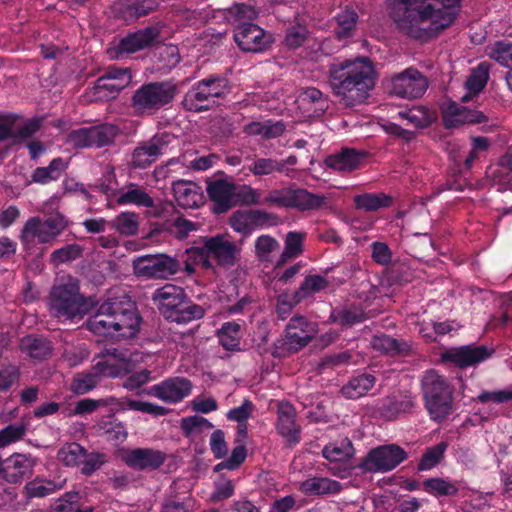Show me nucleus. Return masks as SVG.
I'll list each match as a JSON object with an SVG mask.
<instances>
[{
    "instance_id": "nucleus-1",
    "label": "nucleus",
    "mask_w": 512,
    "mask_h": 512,
    "mask_svg": "<svg viewBox=\"0 0 512 512\" xmlns=\"http://www.w3.org/2000/svg\"><path fill=\"white\" fill-rule=\"evenodd\" d=\"M461 0H386L388 13L396 27L407 36L427 40L449 27L455 20L453 8Z\"/></svg>"
},
{
    "instance_id": "nucleus-2",
    "label": "nucleus",
    "mask_w": 512,
    "mask_h": 512,
    "mask_svg": "<svg viewBox=\"0 0 512 512\" xmlns=\"http://www.w3.org/2000/svg\"><path fill=\"white\" fill-rule=\"evenodd\" d=\"M375 78V69L367 57L332 63L328 70V83L346 107L363 103L375 86Z\"/></svg>"
},
{
    "instance_id": "nucleus-3",
    "label": "nucleus",
    "mask_w": 512,
    "mask_h": 512,
    "mask_svg": "<svg viewBox=\"0 0 512 512\" xmlns=\"http://www.w3.org/2000/svg\"><path fill=\"white\" fill-rule=\"evenodd\" d=\"M424 405L435 421L445 419L452 411L453 387L436 370H426L420 379Z\"/></svg>"
},
{
    "instance_id": "nucleus-4",
    "label": "nucleus",
    "mask_w": 512,
    "mask_h": 512,
    "mask_svg": "<svg viewBox=\"0 0 512 512\" xmlns=\"http://www.w3.org/2000/svg\"><path fill=\"white\" fill-rule=\"evenodd\" d=\"M200 243L201 246L187 250L189 258L193 259L196 264H201L205 269L214 267L211 259H214L217 265L226 268L236 264L239 248L234 242L229 241L225 235L202 237Z\"/></svg>"
},
{
    "instance_id": "nucleus-5",
    "label": "nucleus",
    "mask_w": 512,
    "mask_h": 512,
    "mask_svg": "<svg viewBox=\"0 0 512 512\" xmlns=\"http://www.w3.org/2000/svg\"><path fill=\"white\" fill-rule=\"evenodd\" d=\"M178 92L171 81L150 82L138 88L132 98L131 107L137 115H153L170 104Z\"/></svg>"
},
{
    "instance_id": "nucleus-6",
    "label": "nucleus",
    "mask_w": 512,
    "mask_h": 512,
    "mask_svg": "<svg viewBox=\"0 0 512 512\" xmlns=\"http://www.w3.org/2000/svg\"><path fill=\"white\" fill-rule=\"evenodd\" d=\"M51 313L65 320L83 318L89 313L91 304L80 294L77 284H63L54 286L49 296Z\"/></svg>"
},
{
    "instance_id": "nucleus-7",
    "label": "nucleus",
    "mask_w": 512,
    "mask_h": 512,
    "mask_svg": "<svg viewBox=\"0 0 512 512\" xmlns=\"http://www.w3.org/2000/svg\"><path fill=\"white\" fill-rule=\"evenodd\" d=\"M229 92L228 81L223 77L210 76L196 82L184 95L182 107L193 113L208 111L213 98H222Z\"/></svg>"
},
{
    "instance_id": "nucleus-8",
    "label": "nucleus",
    "mask_w": 512,
    "mask_h": 512,
    "mask_svg": "<svg viewBox=\"0 0 512 512\" xmlns=\"http://www.w3.org/2000/svg\"><path fill=\"white\" fill-rule=\"evenodd\" d=\"M326 203V197L313 194L306 189L285 187L269 191L262 199V204L285 208H296L302 211L319 209Z\"/></svg>"
},
{
    "instance_id": "nucleus-9",
    "label": "nucleus",
    "mask_w": 512,
    "mask_h": 512,
    "mask_svg": "<svg viewBox=\"0 0 512 512\" xmlns=\"http://www.w3.org/2000/svg\"><path fill=\"white\" fill-rule=\"evenodd\" d=\"M67 225L66 218L59 213L46 218L31 217L25 222L20 238L25 245L32 244L35 238L39 243H50L66 229Z\"/></svg>"
},
{
    "instance_id": "nucleus-10",
    "label": "nucleus",
    "mask_w": 512,
    "mask_h": 512,
    "mask_svg": "<svg viewBox=\"0 0 512 512\" xmlns=\"http://www.w3.org/2000/svg\"><path fill=\"white\" fill-rule=\"evenodd\" d=\"M407 458V453L396 444L382 445L371 449L358 467L367 473L388 472Z\"/></svg>"
},
{
    "instance_id": "nucleus-11",
    "label": "nucleus",
    "mask_w": 512,
    "mask_h": 512,
    "mask_svg": "<svg viewBox=\"0 0 512 512\" xmlns=\"http://www.w3.org/2000/svg\"><path fill=\"white\" fill-rule=\"evenodd\" d=\"M428 79L419 70L410 67L391 77L388 92L401 98L417 99L428 88Z\"/></svg>"
},
{
    "instance_id": "nucleus-12",
    "label": "nucleus",
    "mask_w": 512,
    "mask_h": 512,
    "mask_svg": "<svg viewBox=\"0 0 512 512\" xmlns=\"http://www.w3.org/2000/svg\"><path fill=\"white\" fill-rule=\"evenodd\" d=\"M317 334V325L306 317L293 316L285 329V338L280 346L283 352L296 353L306 347Z\"/></svg>"
},
{
    "instance_id": "nucleus-13",
    "label": "nucleus",
    "mask_w": 512,
    "mask_h": 512,
    "mask_svg": "<svg viewBox=\"0 0 512 512\" xmlns=\"http://www.w3.org/2000/svg\"><path fill=\"white\" fill-rule=\"evenodd\" d=\"M135 274L147 278L167 279L179 271L175 258L165 254L145 255L133 262Z\"/></svg>"
},
{
    "instance_id": "nucleus-14",
    "label": "nucleus",
    "mask_w": 512,
    "mask_h": 512,
    "mask_svg": "<svg viewBox=\"0 0 512 512\" xmlns=\"http://www.w3.org/2000/svg\"><path fill=\"white\" fill-rule=\"evenodd\" d=\"M234 40L237 46L247 53H260L273 43L272 34L253 23H242L234 28Z\"/></svg>"
},
{
    "instance_id": "nucleus-15",
    "label": "nucleus",
    "mask_w": 512,
    "mask_h": 512,
    "mask_svg": "<svg viewBox=\"0 0 512 512\" xmlns=\"http://www.w3.org/2000/svg\"><path fill=\"white\" fill-rule=\"evenodd\" d=\"M173 138V135L163 132L157 133L149 140L139 143L132 153V166L142 169L150 166L158 157L166 152Z\"/></svg>"
},
{
    "instance_id": "nucleus-16",
    "label": "nucleus",
    "mask_w": 512,
    "mask_h": 512,
    "mask_svg": "<svg viewBox=\"0 0 512 512\" xmlns=\"http://www.w3.org/2000/svg\"><path fill=\"white\" fill-rule=\"evenodd\" d=\"M494 352V348L485 345H464L443 352L441 354V360L464 369L487 360Z\"/></svg>"
},
{
    "instance_id": "nucleus-17",
    "label": "nucleus",
    "mask_w": 512,
    "mask_h": 512,
    "mask_svg": "<svg viewBox=\"0 0 512 512\" xmlns=\"http://www.w3.org/2000/svg\"><path fill=\"white\" fill-rule=\"evenodd\" d=\"M160 29L156 26L146 27L129 33L120 39L117 46L109 49L111 57L119 58L124 54H132L151 47L159 38Z\"/></svg>"
},
{
    "instance_id": "nucleus-18",
    "label": "nucleus",
    "mask_w": 512,
    "mask_h": 512,
    "mask_svg": "<svg viewBox=\"0 0 512 512\" xmlns=\"http://www.w3.org/2000/svg\"><path fill=\"white\" fill-rule=\"evenodd\" d=\"M115 336L122 338L134 337L140 327L141 317L134 302L114 299Z\"/></svg>"
},
{
    "instance_id": "nucleus-19",
    "label": "nucleus",
    "mask_w": 512,
    "mask_h": 512,
    "mask_svg": "<svg viewBox=\"0 0 512 512\" xmlns=\"http://www.w3.org/2000/svg\"><path fill=\"white\" fill-rule=\"evenodd\" d=\"M34 466L31 456L14 453L5 460L0 458V477L10 484H21L33 476Z\"/></svg>"
},
{
    "instance_id": "nucleus-20",
    "label": "nucleus",
    "mask_w": 512,
    "mask_h": 512,
    "mask_svg": "<svg viewBox=\"0 0 512 512\" xmlns=\"http://www.w3.org/2000/svg\"><path fill=\"white\" fill-rule=\"evenodd\" d=\"M191 387V382L188 379L174 377L151 386L143 393L157 397L166 403H177L190 393Z\"/></svg>"
},
{
    "instance_id": "nucleus-21",
    "label": "nucleus",
    "mask_w": 512,
    "mask_h": 512,
    "mask_svg": "<svg viewBox=\"0 0 512 512\" xmlns=\"http://www.w3.org/2000/svg\"><path fill=\"white\" fill-rule=\"evenodd\" d=\"M167 459L165 452L152 448H135L125 453L124 462L133 469L154 471L160 468Z\"/></svg>"
},
{
    "instance_id": "nucleus-22",
    "label": "nucleus",
    "mask_w": 512,
    "mask_h": 512,
    "mask_svg": "<svg viewBox=\"0 0 512 512\" xmlns=\"http://www.w3.org/2000/svg\"><path fill=\"white\" fill-rule=\"evenodd\" d=\"M442 118L446 128L484 123L488 120L487 116L481 111L468 109L456 102H449L442 107Z\"/></svg>"
},
{
    "instance_id": "nucleus-23",
    "label": "nucleus",
    "mask_w": 512,
    "mask_h": 512,
    "mask_svg": "<svg viewBox=\"0 0 512 512\" xmlns=\"http://www.w3.org/2000/svg\"><path fill=\"white\" fill-rule=\"evenodd\" d=\"M235 190V184L224 179L207 182L206 191L215 213H225L235 205Z\"/></svg>"
},
{
    "instance_id": "nucleus-24",
    "label": "nucleus",
    "mask_w": 512,
    "mask_h": 512,
    "mask_svg": "<svg viewBox=\"0 0 512 512\" xmlns=\"http://www.w3.org/2000/svg\"><path fill=\"white\" fill-rule=\"evenodd\" d=\"M187 299L188 297L184 289L173 284L164 285L157 289L152 296V300L157 304L160 313L166 319H168L176 309L183 306Z\"/></svg>"
},
{
    "instance_id": "nucleus-25",
    "label": "nucleus",
    "mask_w": 512,
    "mask_h": 512,
    "mask_svg": "<svg viewBox=\"0 0 512 512\" xmlns=\"http://www.w3.org/2000/svg\"><path fill=\"white\" fill-rule=\"evenodd\" d=\"M277 415V430L286 439L288 447L299 443L301 427L296 423L295 408L289 402H280Z\"/></svg>"
},
{
    "instance_id": "nucleus-26",
    "label": "nucleus",
    "mask_w": 512,
    "mask_h": 512,
    "mask_svg": "<svg viewBox=\"0 0 512 512\" xmlns=\"http://www.w3.org/2000/svg\"><path fill=\"white\" fill-rule=\"evenodd\" d=\"M367 153L355 148L343 147L325 159L327 167L339 172H352L358 169Z\"/></svg>"
},
{
    "instance_id": "nucleus-27",
    "label": "nucleus",
    "mask_w": 512,
    "mask_h": 512,
    "mask_svg": "<svg viewBox=\"0 0 512 512\" xmlns=\"http://www.w3.org/2000/svg\"><path fill=\"white\" fill-rule=\"evenodd\" d=\"M114 299L102 303L87 321V328L95 334L115 336Z\"/></svg>"
},
{
    "instance_id": "nucleus-28",
    "label": "nucleus",
    "mask_w": 512,
    "mask_h": 512,
    "mask_svg": "<svg viewBox=\"0 0 512 512\" xmlns=\"http://www.w3.org/2000/svg\"><path fill=\"white\" fill-rule=\"evenodd\" d=\"M173 193L177 204L184 209L197 208L203 203V192L192 181L178 180L174 182Z\"/></svg>"
},
{
    "instance_id": "nucleus-29",
    "label": "nucleus",
    "mask_w": 512,
    "mask_h": 512,
    "mask_svg": "<svg viewBox=\"0 0 512 512\" xmlns=\"http://www.w3.org/2000/svg\"><path fill=\"white\" fill-rule=\"evenodd\" d=\"M373 349L389 356H408L412 346L405 340L393 338L386 334L376 335L371 340Z\"/></svg>"
},
{
    "instance_id": "nucleus-30",
    "label": "nucleus",
    "mask_w": 512,
    "mask_h": 512,
    "mask_svg": "<svg viewBox=\"0 0 512 512\" xmlns=\"http://www.w3.org/2000/svg\"><path fill=\"white\" fill-rule=\"evenodd\" d=\"M105 367L104 362H98L91 371L76 374L71 382L70 390L76 395L88 393L99 383Z\"/></svg>"
},
{
    "instance_id": "nucleus-31",
    "label": "nucleus",
    "mask_w": 512,
    "mask_h": 512,
    "mask_svg": "<svg viewBox=\"0 0 512 512\" xmlns=\"http://www.w3.org/2000/svg\"><path fill=\"white\" fill-rule=\"evenodd\" d=\"M414 406V398L409 392H405L388 397L380 410L384 417L394 419L401 413L410 412Z\"/></svg>"
},
{
    "instance_id": "nucleus-32",
    "label": "nucleus",
    "mask_w": 512,
    "mask_h": 512,
    "mask_svg": "<svg viewBox=\"0 0 512 512\" xmlns=\"http://www.w3.org/2000/svg\"><path fill=\"white\" fill-rule=\"evenodd\" d=\"M65 483V479L60 481H53L36 478L26 483V485L23 488V493L27 499H32L36 497L42 498L49 496L58 490H61L64 487Z\"/></svg>"
},
{
    "instance_id": "nucleus-33",
    "label": "nucleus",
    "mask_w": 512,
    "mask_h": 512,
    "mask_svg": "<svg viewBox=\"0 0 512 512\" xmlns=\"http://www.w3.org/2000/svg\"><path fill=\"white\" fill-rule=\"evenodd\" d=\"M117 203L135 204L146 208L156 207L153 198L146 193L145 189L134 183H130L121 190L117 198Z\"/></svg>"
},
{
    "instance_id": "nucleus-34",
    "label": "nucleus",
    "mask_w": 512,
    "mask_h": 512,
    "mask_svg": "<svg viewBox=\"0 0 512 512\" xmlns=\"http://www.w3.org/2000/svg\"><path fill=\"white\" fill-rule=\"evenodd\" d=\"M489 66L486 63H480L473 69L465 81V88L468 93L462 97L463 102H468L472 96L481 92L487 84L489 78Z\"/></svg>"
},
{
    "instance_id": "nucleus-35",
    "label": "nucleus",
    "mask_w": 512,
    "mask_h": 512,
    "mask_svg": "<svg viewBox=\"0 0 512 512\" xmlns=\"http://www.w3.org/2000/svg\"><path fill=\"white\" fill-rule=\"evenodd\" d=\"M301 490L308 495L335 494L341 490V484L325 477H312L301 483Z\"/></svg>"
},
{
    "instance_id": "nucleus-36",
    "label": "nucleus",
    "mask_w": 512,
    "mask_h": 512,
    "mask_svg": "<svg viewBox=\"0 0 512 512\" xmlns=\"http://www.w3.org/2000/svg\"><path fill=\"white\" fill-rule=\"evenodd\" d=\"M20 349L35 359H44L51 354L52 347L49 340L42 337L27 335L21 339Z\"/></svg>"
},
{
    "instance_id": "nucleus-37",
    "label": "nucleus",
    "mask_w": 512,
    "mask_h": 512,
    "mask_svg": "<svg viewBox=\"0 0 512 512\" xmlns=\"http://www.w3.org/2000/svg\"><path fill=\"white\" fill-rule=\"evenodd\" d=\"M392 201V197L385 193H364L354 197L355 208L366 212H374L380 208L389 207Z\"/></svg>"
},
{
    "instance_id": "nucleus-38",
    "label": "nucleus",
    "mask_w": 512,
    "mask_h": 512,
    "mask_svg": "<svg viewBox=\"0 0 512 512\" xmlns=\"http://www.w3.org/2000/svg\"><path fill=\"white\" fill-rule=\"evenodd\" d=\"M375 384V377L371 374H362L352 378L341 389V393L347 399H358L364 396Z\"/></svg>"
},
{
    "instance_id": "nucleus-39",
    "label": "nucleus",
    "mask_w": 512,
    "mask_h": 512,
    "mask_svg": "<svg viewBox=\"0 0 512 512\" xmlns=\"http://www.w3.org/2000/svg\"><path fill=\"white\" fill-rule=\"evenodd\" d=\"M363 310L355 305L343 306L334 309L330 314V321L343 326H352L365 320Z\"/></svg>"
},
{
    "instance_id": "nucleus-40",
    "label": "nucleus",
    "mask_w": 512,
    "mask_h": 512,
    "mask_svg": "<svg viewBox=\"0 0 512 512\" xmlns=\"http://www.w3.org/2000/svg\"><path fill=\"white\" fill-rule=\"evenodd\" d=\"M66 168L67 163L62 158H55L47 167L36 168L31 176V180L35 183L46 184L58 179Z\"/></svg>"
},
{
    "instance_id": "nucleus-41",
    "label": "nucleus",
    "mask_w": 512,
    "mask_h": 512,
    "mask_svg": "<svg viewBox=\"0 0 512 512\" xmlns=\"http://www.w3.org/2000/svg\"><path fill=\"white\" fill-rule=\"evenodd\" d=\"M330 281L319 274L307 275L295 291L297 299L304 300L320 291L327 289Z\"/></svg>"
},
{
    "instance_id": "nucleus-42",
    "label": "nucleus",
    "mask_w": 512,
    "mask_h": 512,
    "mask_svg": "<svg viewBox=\"0 0 512 512\" xmlns=\"http://www.w3.org/2000/svg\"><path fill=\"white\" fill-rule=\"evenodd\" d=\"M358 14L350 8H345L336 17L337 26L334 29L335 36L341 40L353 36L357 26Z\"/></svg>"
},
{
    "instance_id": "nucleus-43",
    "label": "nucleus",
    "mask_w": 512,
    "mask_h": 512,
    "mask_svg": "<svg viewBox=\"0 0 512 512\" xmlns=\"http://www.w3.org/2000/svg\"><path fill=\"white\" fill-rule=\"evenodd\" d=\"M86 449L76 442L65 443L57 453V459L68 467H78L83 461Z\"/></svg>"
},
{
    "instance_id": "nucleus-44",
    "label": "nucleus",
    "mask_w": 512,
    "mask_h": 512,
    "mask_svg": "<svg viewBox=\"0 0 512 512\" xmlns=\"http://www.w3.org/2000/svg\"><path fill=\"white\" fill-rule=\"evenodd\" d=\"M304 234L289 232L286 236L285 247L276 262V268L283 266L289 259L295 258L303 252Z\"/></svg>"
},
{
    "instance_id": "nucleus-45",
    "label": "nucleus",
    "mask_w": 512,
    "mask_h": 512,
    "mask_svg": "<svg viewBox=\"0 0 512 512\" xmlns=\"http://www.w3.org/2000/svg\"><path fill=\"white\" fill-rule=\"evenodd\" d=\"M89 128L91 147H103L113 143L118 128L112 124H101Z\"/></svg>"
},
{
    "instance_id": "nucleus-46",
    "label": "nucleus",
    "mask_w": 512,
    "mask_h": 512,
    "mask_svg": "<svg viewBox=\"0 0 512 512\" xmlns=\"http://www.w3.org/2000/svg\"><path fill=\"white\" fill-rule=\"evenodd\" d=\"M241 326L236 322L224 323L218 331L221 345L230 351L240 350Z\"/></svg>"
},
{
    "instance_id": "nucleus-47",
    "label": "nucleus",
    "mask_w": 512,
    "mask_h": 512,
    "mask_svg": "<svg viewBox=\"0 0 512 512\" xmlns=\"http://www.w3.org/2000/svg\"><path fill=\"white\" fill-rule=\"evenodd\" d=\"M205 315V309L198 304L189 303L188 299L183 306L176 309L167 319L178 324H185L193 320H199Z\"/></svg>"
},
{
    "instance_id": "nucleus-48",
    "label": "nucleus",
    "mask_w": 512,
    "mask_h": 512,
    "mask_svg": "<svg viewBox=\"0 0 512 512\" xmlns=\"http://www.w3.org/2000/svg\"><path fill=\"white\" fill-rule=\"evenodd\" d=\"M398 115L406 119L415 128H425L433 121V114L423 106H415L400 111Z\"/></svg>"
},
{
    "instance_id": "nucleus-49",
    "label": "nucleus",
    "mask_w": 512,
    "mask_h": 512,
    "mask_svg": "<svg viewBox=\"0 0 512 512\" xmlns=\"http://www.w3.org/2000/svg\"><path fill=\"white\" fill-rule=\"evenodd\" d=\"M323 456L331 461H348L354 455V447L348 439L343 440L339 445L331 444L323 448Z\"/></svg>"
},
{
    "instance_id": "nucleus-50",
    "label": "nucleus",
    "mask_w": 512,
    "mask_h": 512,
    "mask_svg": "<svg viewBox=\"0 0 512 512\" xmlns=\"http://www.w3.org/2000/svg\"><path fill=\"white\" fill-rule=\"evenodd\" d=\"M447 446L446 442H440L435 446L427 448L418 463L417 469L419 471H426L438 465L444 457Z\"/></svg>"
},
{
    "instance_id": "nucleus-51",
    "label": "nucleus",
    "mask_w": 512,
    "mask_h": 512,
    "mask_svg": "<svg viewBox=\"0 0 512 512\" xmlns=\"http://www.w3.org/2000/svg\"><path fill=\"white\" fill-rule=\"evenodd\" d=\"M158 8L157 0H130L124 8L126 19L140 18Z\"/></svg>"
},
{
    "instance_id": "nucleus-52",
    "label": "nucleus",
    "mask_w": 512,
    "mask_h": 512,
    "mask_svg": "<svg viewBox=\"0 0 512 512\" xmlns=\"http://www.w3.org/2000/svg\"><path fill=\"white\" fill-rule=\"evenodd\" d=\"M113 227L121 235H135L139 228L138 215L133 212H123L113 220Z\"/></svg>"
},
{
    "instance_id": "nucleus-53",
    "label": "nucleus",
    "mask_w": 512,
    "mask_h": 512,
    "mask_svg": "<svg viewBox=\"0 0 512 512\" xmlns=\"http://www.w3.org/2000/svg\"><path fill=\"white\" fill-rule=\"evenodd\" d=\"M424 491L436 497L453 496L457 494V487L443 478H430L422 483Z\"/></svg>"
},
{
    "instance_id": "nucleus-54",
    "label": "nucleus",
    "mask_w": 512,
    "mask_h": 512,
    "mask_svg": "<svg viewBox=\"0 0 512 512\" xmlns=\"http://www.w3.org/2000/svg\"><path fill=\"white\" fill-rule=\"evenodd\" d=\"M249 171L257 177L271 175L273 173H282V163L273 158L256 157L248 167Z\"/></svg>"
},
{
    "instance_id": "nucleus-55",
    "label": "nucleus",
    "mask_w": 512,
    "mask_h": 512,
    "mask_svg": "<svg viewBox=\"0 0 512 512\" xmlns=\"http://www.w3.org/2000/svg\"><path fill=\"white\" fill-rule=\"evenodd\" d=\"M229 20L237 25L251 23L258 17V12L253 6L246 4H235L228 9Z\"/></svg>"
},
{
    "instance_id": "nucleus-56",
    "label": "nucleus",
    "mask_w": 512,
    "mask_h": 512,
    "mask_svg": "<svg viewBox=\"0 0 512 512\" xmlns=\"http://www.w3.org/2000/svg\"><path fill=\"white\" fill-rule=\"evenodd\" d=\"M126 79L124 81H120L119 83H115L114 80H111L109 77L102 75L99 77L96 82L94 89L96 93H104L103 96L114 98L119 92L126 87Z\"/></svg>"
},
{
    "instance_id": "nucleus-57",
    "label": "nucleus",
    "mask_w": 512,
    "mask_h": 512,
    "mask_svg": "<svg viewBox=\"0 0 512 512\" xmlns=\"http://www.w3.org/2000/svg\"><path fill=\"white\" fill-rule=\"evenodd\" d=\"M83 248L78 244H69L51 253L50 260L54 264L75 260L82 256Z\"/></svg>"
},
{
    "instance_id": "nucleus-58",
    "label": "nucleus",
    "mask_w": 512,
    "mask_h": 512,
    "mask_svg": "<svg viewBox=\"0 0 512 512\" xmlns=\"http://www.w3.org/2000/svg\"><path fill=\"white\" fill-rule=\"evenodd\" d=\"M181 428L185 436H190L193 433H200L203 430L213 428V424L202 416H190L181 420Z\"/></svg>"
},
{
    "instance_id": "nucleus-59",
    "label": "nucleus",
    "mask_w": 512,
    "mask_h": 512,
    "mask_svg": "<svg viewBox=\"0 0 512 512\" xmlns=\"http://www.w3.org/2000/svg\"><path fill=\"white\" fill-rule=\"evenodd\" d=\"M299 103L301 106L315 104V111L323 112L327 108V101L323 93L316 88H307L299 96Z\"/></svg>"
},
{
    "instance_id": "nucleus-60",
    "label": "nucleus",
    "mask_w": 512,
    "mask_h": 512,
    "mask_svg": "<svg viewBox=\"0 0 512 512\" xmlns=\"http://www.w3.org/2000/svg\"><path fill=\"white\" fill-rule=\"evenodd\" d=\"M489 55L512 72V43L496 42Z\"/></svg>"
},
{
    "instance_id": "nucleus-61",
    "label": "nucleus",
    "mask_w": 512,
    "mask_h": 512,
    "mask_svg": "<svg viewBox=\"0 0 512 512\" xmlns=\"http://www.w3.org/2000/svg\"><path fill=\"white\" fill-rule=\"evenodd\" d=\"M105 455L99 452H85L81 463V473L89 476L105 463Z\"/></svg>"
},
{
    "instance_id": "nucleus-62",
    "label": "nucleus",
    "mask_w": 512,
    "mask_h": 512,
    "mask_svg": "<svg viewBox=\"0 0 512 512\" xmlns=\"http://www.w3.org/2000/svg\"><path fill=\"white\" fill-rule=\"evenodd\" d=\"M251 217L252 230L261 226H276L280 223V218L274 213L265 210H249Z\"/></svg>"
},
{
    "instance_id": "nucleus-63",
    "label": "nucleus",
    "mask_w": 512,
    "mask_h": 512,
    "mask_svg": "<svg viewBox=\"0 0 512 512\" xmlns=\"http://www.w3.org/2000/svg\"><path fill=\"white\" fill-rule=\"evenodd\" d=\"M25 431L26 429L23 424H11L0 430V447H5L20 440L24 436Z\"/></svg>"
},
{
    "instance_id": "nucleus-64",
    "label": "nucleus",
    "mask_w": 512,
    "mask_h": 512,
    "mask_svg": "<svg viewBox=\"0 0 512 512\" xmlns=\"http://www.w3.org/2000/svg\"><path fill=\"white\" fill-rule=\"evenodd\" d=\"M307 29L304 26L296 25L287 29L285 43L290 49L300 47L307 38Z\"/></svg>"
}]
</instances>
